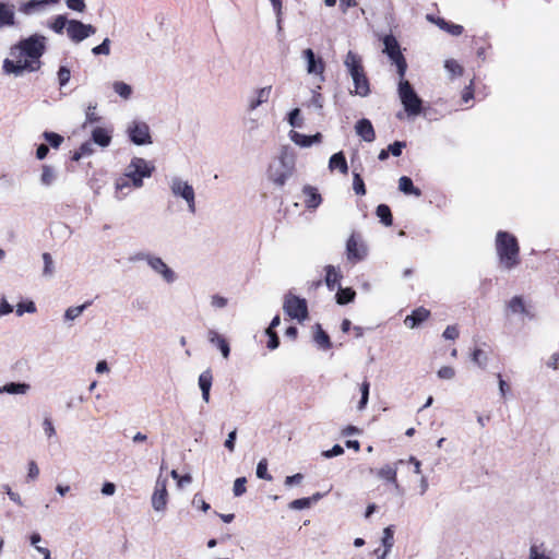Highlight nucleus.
I'll return each mask as SVG.
<instances>
[{"label": "nucleus", "mask_w": 559, "mask_h": 559, "mask_svg": "<svg viewBox=\"0 0 559 559\" xmlns=\"http://www.w3.org/2000/svg\"><path fill=\"white\" fill-rule=\"evenodd\" d=\"M47 48V38L33 34L11 46L9 58L3 60L2 70L8 75L22 76L25 72H36L41 68L40 58Z\"/></svg>", "instance_id": "f257e3e1"}, {"label": "nucleus", "mask_w": 559, "mask_h": 559, "mask_svg": "<svg viewBox=\"0 0 559 559\" xmlns=\"http://www.w3.org/2000/svg\"><path fill=\"white\" fill-rule=\"evenodd\" d=\"M296 156L294 152L284 146L277 158L269 166L267 178L277 187H283L293 176L295 170Z\"/></svg>", "instance_id": "f03ea898"}, {"label": "nucleus", "mask_w": 559, "mask_h": 559, "mask_svg": "<svg viewBox=\"0 0 559 559\" xmlns=\"http://www.w3.org/2000/svg\"><path fill=\"white\" fill-rule=\"evenodd\" d=\"M131 263L145 262L150 270L168 285L178 280V274L159 257L148 251H138L130 255Z\"/></svg>", "instance_id": "7ed1b4c3"}, {"label": "nucleus", "mask_w": 559, "mask_h": 559, "mask_svg": "<svg viewBox=\"0 0 559 559\" xmlns=\"http://www.w3.org/2000/svg\"><path fill=\"white\" fill-rule=\"evenodd\" d=\"M496 249L500 263L508 270L519 264V245L516 238L507 231H499L496 239Z\"/></svg>", "instance_id": "20e7f679"}, {"label": "nucleus", "mask_w": 559, "mask_h": 559, "mask_svg": "<svg viewBox=\"0 0 559 559\" xmlns=\"http://www.w3.org/2000/svg\"><path fill=\"white\" fill-rule=\"evenodd\" d=\"M168 186L171 195L177 199H182L187 204L188 212L190 214H195V192L192 185L179 176H173L168 180Z\"/></svg>", "instance_id": "39448f33"}, {"label": "nucleus", "mask_w": 559, "mask_h": 559, "mask_svg": "<svg viewBox=\"0 0 559 559\" xmlns=\"http://www.w3.org/2000/svg\"><path fill=\"white\" fill-rule=\"evenodd\" d=\"M397 93L408 116L415 117L421 112L423 100L407 80L400 78Z\"/></svg>", "instance_id": "423d86ee"}, {"label": "nucleus", "mask_w": 559, "mask_h": 559, "mask_svg": "<svg viewBox=\"0 0 559 559\" xmlns=\"http://www.w3.org/2000/svg\"><path fill=\"white\" fill-rule=\"evenodd\" d=\"M153 170L154 167L150 166L144 158L133 157L123 175L131 181L133 188L139 189L143 187V179L151 177Z\"/></svg>", "instance_id": "0eeeda50"}, {"label": "nucleus", "mask_w": 559, "mask_h": 559, "mask_svg": "<svg viewBox=\"0 0 559 559\" xmlns=\"http://www.w3.org/2000/svg\"><path fill=\"white\" fill-rule=\"evenodd\" d=\"M383 52L396 66L399 76L404 78L407 69V63L404 56L401 52L399 41L392 34H389L383 37Z\"/></svg>", "instance_id": "6e6552de"}, {"label": "nucleus", "mask_w": 559, "mask_h": 559, "mask_svg": "<svg viewBox=\"0 0 559 559\" xmlns=\"http://www.w3.org/2000/svg\"><path fill=\"white\" fill-rule=\"evenodd\" d=\"M284 312L292 319L302 322L308 318V306L304 298L297 297L292 293L285 295L283 304Z\"/></svg>", "instance_id": "1a4fd4ad"}, {"label": "nucleus", "mask_w": 559, "mask_h": 559, "mask_svg": "<svg viewBox=\"0 0 559 559\" xmlns=\"http://www.w3.org/2000/svg\"><path fill=\"white\" fill-rule=\"evenodd\" d=\"M368 255V246L360 236L353 234L346 242V257L352 263L362 261Z\"/></svg>", "instance_id": "9d476101"}, {"label": "nucleus", "mask_w": 559, "mask_h": 559, "mask_svg": "<svg viewBox=\"0 0 559 559\" xmlns=\"http://www.w3.org/2000/svg\"><path fill=\"white\" fill-rule=\"evenodd\" d=\"M96 28L92 24H84L79 20H70L67 27V35L73 43H81L87 37L94 35Z\"/></svg>", "instance_id": "9b49d317"}, {"label": "nucleus", "mask_w": 559, "mask_h": 559, "mask_svg": "<svg viewBox=\"0 0 559 559\" xmlns=\"http://www.w3.org/2000/svg\"><path fill=\"white\" fill-rule=\"evenodd\" d=\"M130 140L135 145H146L152 143L150 128L143 121H133L127 129Z\"/></svg>", "instance_id": "f8f14e48"}, {"label": "nucleus", "mask_w": 559, "mask_h": 559, "mask_svg": "<svg viewBox=\"0 0 559 559\" xmlns=\"http://www.w3.org/2000/svg\"><path fill=\"white\" fill-rule=\"evenodd\" d=\"M167 479L158 477L152 496V507L155 511L162 512L167 506Z\"/></svg>", "instance_id": "ddd939ff"}, {"label": "nucleus", "mask_w": 559, "mask_h": 559, "mask_svg": "<svg viewBox=\"0 0 559 559\" xmlns=\"http://www.w3.org/2000/svg\"><path fill=\"white\" fill-rule=\"evenodd\" d=\"M302 58L307 64V73L311 75H319L320 81H324L323 72L325 66L323 60L321 58H317L316 53L310 48L302 51Z\"/></svg>", "instance_id": "4468645a"}, {"label": "nucleus", "mask_w": 559, "mask_h": 559, "mask_svg": "<svg viewBox=\"0 0 559 559\" xmlns=\"http://www.w3.org/2000/svg\"><path fill=\"white\" fill-rule=\"evenodd\" d=\"M403 460H399L393 464H386L382 466L378 472L377 476L380 479H383L390 484H392L397 492L401 491V486L397 483V467L400 464H403Z\"/></svg>", "instance_id": "2eb2a0df"}, {"label": "nucleus", "mask_w": 559, "mask_h": 559, "mask_svg": "<svg viewBox=\"0 0 559 559\" xmlns=\"http://www.w3.org/2000/svg\"><path fill=\"white\" fill-rule=\"evenodd\" d=\"M272 93V85H267L254 91L253 95L248 98V110L254 111L259 106L269 102Z\"/></svg>", "instance_id": "dca6fc26"}, {"label": "nucleus", "mask_w": 559, "mask_h": 559, "mask_svg": "<svg viewBox=\"0 0 559 559\" xmlns=\"http://www.w3.org/2000/svg\"><path fill=\"white\" fill-rule=\"evenodd\" d=\"M207 341L212 344V345H215L222 356L227 359L230 355V347H229V344L228 342L225 340L224 336H222L221 334H218L215 330H209L207 331Z\"/></svg>", "instance_id": "f3484780"}, {"label": "nucleus", "mask_w": 559, "mask_h": 559, "mask_svg": "<svg viewBox=\"0 0 559 559\" xmlns=\"http://www.w3.org/2000/svg\"><path fill=\"white\" fill-rule=\"evenodd\" d=\"M355 131L366 142H373L376 139L374 129L369 119L362 118L358 120Z\"/></svg>", "instance_id": "a211bd4d"}, {"label": "nucleus", "mask_w": 559, "mask_h": 559, "mask_svg": "<svg viewBox=\"0 0 559 559\" xmlns=\"http://www.w3.org/2000/svg\"><path fill=\"white\" fill-rule=\"evenodd\" d=\"M344 64L350 76L357 75L365 71L361 58L352 50L346 53Z\"/></svg>", "instance_id": "6ab92c4d"}, {"label": "nucleus", "mask_w": 559, "mask_h": 559, "mask_svg": "<svg viewBox=\"0 0 559 559\" xmlns=\"http://www.w3.org/2000/svg\"><path fill=\"white\" fill-rule=\"evenodd\" d=\"M350 78L353 80L355 87L354 91H352L350 93H354L355 95H358L360 97L368 96L370 93V85L365 71Z\"/></svg>", "instance_id": "aec40b11"}, {"label": "nucleus", "mask_w": 559, "mask_h": 559, "mask_svg": "<svg viewBox=\"0 0 559 559\" xmlns=\"http://www.w3.org/2000/svg\"><path fill=\"white\" fill-rule=\"evenodd\" d=\"M59 0H29L20 7V11L26 15L44 10L47 5L57 3Z\"/></svg>", "instance_id": "412c9836"}, {"label": "nucleus", "mask_w": 559, "mask_h": 559, "mask_svg": "<svg viewBox=\"0 0 559 559\" xmlns=\"http://www.w3.org/2000/svg\"><path fill=\"white\" fill-rule=\"evenodd\" d=\"M429 314V310L425 309L424 307H419L405 318L404 323L407 328L414 329L426 319H428Z\"/></svg>", "instance_id": "4be33fe9"}, {"label": "nucleus", "mask_w": 559, "mask_h": 559, "mask_svg": "<svg viewBox=\"0 0 559 559\" xmlns=\"http://www.w3.org/2000/svg\"><path fill=\"white\" fill-rule=\"evenodd\" d=\"M15 24L14 7L0 1V28Z\"/></svg>", "instance_id": "5701e85b"}, {"label": "nucleus", "mask_w": 559, "mask_h": 559, "mask_svg": "<svg viewBox=\"0 0 559 559\" xmlns=\"http://www.w3.org/2000/svg\"><path fill=\"white\" fill-rule=\"evenodd\" d=\"M302 192L306 197L305 204L308 209L314 210L321 204L322 198L317 188L312 186H305Z\"/></svg>", "instance_id": "b1692460"}, {"label": "nucleus", "mask_w": 559, "mask_h": 559, "mask_svg": "<svg viewBox=\"0 0 559 559\" xmlns=\"http://www.w3.org/2000/svg\"><path fill=\"white\" fill-rule=\"evenodd\" d=\"M213 376L210 369L204 370L199 376V386L202 392V399L205 403L210 402V391L212 388Z\"/></svg>", "instance_id": "393cba45"}, {"label": "nucleus", "mask_w": 559, "mask_h": 559, "mask_svg": "<svg viewBox=\"0 0 559 559\" xmlns=\"http://www.w3.org/2000/svg\"><path fill=\"white\" fill-rule=\"evenodd\" d=\"M92 141L102 147H107L111 142V132L105 128L97 127L92 131Z\"/></svg>", "instance_id": "a878e982"}, {"label": "nucleus", "mask_w": 559, "mask_h": 559, "mask_svg": "<svg viewBox=\"0 0 559 559\" xmlns=\"http://www.w3.org/2000/svg\"><path fill=\"white\" fill-rule=\"evenodd\" d=\"M329 168L331 170L337 169L343 175L348 173V165L343 152H337L330 157Z\"/></svg>", "instance_id": "bb28decb"}, {"label": "nucleus", "mask_w": 559, "mask_h": 559, "mask_svg": "<svg viewBox=\"0 0 559 559\" xmlns=\"http://www.w3.org/2000/svg\"><path fill=\"white\" fill-rule=\"evenodd\" d=\"M31 389L28 383L10 382L0 386V394H26Z\"/></svg>", "instance_id": "cd10ccee"}, {"label": "nucleus", "mask_w": 559, "mask_h": 559, "mask_svg": "<svg viewBox=\"0 0 559 559\" xmlns=\"http://www.w3.org/2000/svg\"><path fill=\"white\" fill-rule=\"evenodd\" d=\"M40 183L44 187H50L57 180V171L51 165H43L40 174Z\"/></svg>", "instance_id": "c85d7f7f"}, {"label": "nucleus", "mask_w": 559, "mask_h": 559, "mask_svg": "<svg viewBox=\"0 0 559 559\" xmlns=\"http://www.w3.org/2000/svg\"><path fill=\"white\" fill-rule=\"evenodd\" d=\"M325 284L330 290H334L335 287L340 286V278L342 277L338 270H336L333 265H328L325 267Z\"/></svg>", "instance_id": "c756f323"}, {"label": "nucleus", "mask_w": 559, "mask_h": 559, "mask_svg": "<svg viewBox=\"0 0 559 559\" xmlns=\"http://www.w3.org/2000/svg\"><path fill=\"white\" fill-rule=\"evenodd\" d=\"M508 307V310L511 312V313H514V314H523V316H530L526 307H525V304H524V300L522 297L520 296H514L507 305Z\"/></svg>", "instance_id": "7c9ffc66"}, {"label": "nucleus", "mask_w": 559, "mask_h": 559, "mask_svg": "<svg viewBox=\"0 0 559 559\" xmlns=\"http://www.w3.org/2000/svg\"><path fill=\"white\" fill-rule=\"evenodd\" d=\"M399 189L405 194H414L416 197L421 195V191L416 188L413 183V180L406 176H402L399 179Z\"/></svg>", "instance_id": "2f4dec72"}, {"label": "nucleus", "mask_w": 559, "mask_h": 559, "mask_svg": "<svg viewBox=\"0 0 559 559\" xmlns=\"http://www.w3.org/2000/svg\"><path fill=\"white\" fill-rule=\"evenodd\" d=\"M381 544L383 546V551L391 552L394 546V528L392 525L383 528Z\"/></svg>", "instance_id": "473e14b6"}, {"label": "nucleus", "mask_w": 559, "mask_h": 559, "mask_svg": "<svg viewBox=\"0 0 559 559\" xmlns=\"http://www.w3.org/2000/svg\"><path fill=\"white\" fill-rule=\"evenodd\" d=\"M112 90L116 94H118L122 99L128 100L132 95V87L131 85L122 82V81H115L112 83Z\"/></svg>", "instance_id": "72a5a7b5"}, {"label": "nucleus", "mask_w": 559, "mask_h": 559, "mask_svg": "<svg viewBox=\"0 0 559 559\" xmlns=\"http://www.w3.org/2000/svg\"><path fill=\"white\" fill-rule=\"evenodd\" d=\"M317 332L314 334V342L318 344L319 347L323 349H329L332 344L330 341V336L322 330L320 324H316Z\"/></svg>", "instance_id": "f704fd0d"}, {"label": "nucleus", "mask_w": 559, "mask_h": 559, "mask_svg": "<svg viewBox=\"0 0 559 559\" xmlns=\"http://www.w3.org/2000/svg\"><path fill=\"white\" fill-rule=\"evenodd\" d=\"M115 187L117 191L116 198L121 200L128 194V191L124 190H129L132 187V183L127 177H124V175H122L116 180Z\"/></svg>", "instance_id": "c9c22d12"}, {"label": "nucleus", "mask_w": 559, "mask_h": 559, "mask_svg": "<svg viewBox=\"0 0 559 559\" xmlns=\"http://www.w3.org/2000/svg\"><path fill=\"white\" fill-rule=\"evenodd\" d=\"M356 296V293L354 289L347 287V288H342L341 286H338V290L336 293V302L338 305H346L350 301L354 300Z\"/></svg>", "instance_id": "e433bc0d"}, {"label": "nucleus", "mask_w": 559, "mask_h": 559, "mask_svg": "<svg viewBox=\"0 0 559 559\" xmlns=\"http://www.w3.org/2000/svg\"><path fill=\"white\" fill-rule=\"evenodd\" d=\"M376 214L380 222L385 226H391L393 223L392 213L388 205L380 204L377 206Z\"/></svg>", "instance_id": "4c0bfd02"}, {"label": "nucleus", "mask_w": 559, "mask_h": 559, "mask_svg": "<svg viewBox=\"0 0 559 559\" xmlns=\"http://www.w3.org/2000/svg\"><path fill=\"white\" fill-rule=\"evenodd\" d=\"M91 305L90 301H86L84 302L83 305L81 306H76V307H69L66 311H64V320L66 321H74L76 318H79L83 311Z\"/></svg>", "instance_id": "58836bf2"}, {"label": "nucleus", "mask_w": 559, "mask_h": 559, "mask_svg": "<svg viewBox=\"0 0 559 559\" xmlns=\"http://www.w3.org/2000/svg\"><path fill=\"white\" fill-rule=\"evenodd\" d=\"M44 261L43 276L51 278L55 275V262L50 253L45 252L41 255Z\"/></svg>", "instance_id": "ea45409f"}, {"label": "nucleus", "mask_w": 559, "mask_h": 559, "mask_svg": "<svg viewBox=\"0 0 559 559\" xmlns=\"http://www.w3.org/2000/svg\"><path fill=\"white\" fill-rule=\"evenodd\" d=\"M437 25L447 31L448 33H450L451 35H454V36H459L462 34L463 32V26L459 25V24H452V23H449L447 22L445 20L443 19H438L436 21Z\"/></svg>", "instance_id": "a19ab883"}, {"label": "nucleus", "mask_w": 559, "mask_h": 559, "mask_svg": "<svg viewBox=\"0 0 559 559\" xmlns=\"http://www.w3.org/2000/svg\"><path fill=\"white\" fill-rule=\"evenodd\" d=\"M289 139L296 144L301 147H309L311 146L310 135H306L302 133H299L297 131L292 130L289 132Z\"/></svg>", "instance_id": "79ce46f5"}, {"label": "nucleus", "mask_w": 559, "mask_h": 559, "mask_svg": "<svg viewBox=\"0 0 559 559\" xmlns=\"http://www.w3.org/2000/svg\"><path fill=\"white\" fill-rule=\"evenodd\" d=\"M43 138L52 148H59L64 141L62 135L51 131H45Z\"/></svg>", "instance_id": "37998d69"}, {"label": "nucleus", "mask_w": 559, "mask_h": 559, "mask_svg": "<svg viewBox=\"0 0 559 559\" xmlns=\"http://www.w3.org/2000/svg\"><path fill=\"white\" fill-rule=\"evenodd\" d=\"M69 22L70 20L64 15H57L51 22L50 28L57 34H62L63 29L69 27Z\"/></svg>", "instance_id": "c03bdc74"}, {"label": "nucleus", "mask_w": 559, "mask_h": 559, "mask_svg": "<svg viewBox=\"0 0 559 559\" xmlns=\"http://www.w3.org/2000/svg\"><path fill=\"white\" fill-rule=\"evenodd\" d=\"M528 559H551L546 551L544 550L542 545H532L530 547Z\"/></svg>", "instance_id": "a18cd8bd"}, {"label": "nucleus", "mask_w": 559, "mask_h": 559, "mask_svg": "<svg viewBox=\"0 0 559 559\" xmlns=\"http://www.w3.org/2000/svg\"><path fill=\"white\" fill-rule=\"evenodd\" d=\"M369 388H370V384L368 381H364L360 385L361 397H360V401L357 406L359 411L365 409L368 404Z\"/></svg>", "instance_id": "49530a36"}, {"label": "nucleus", "mask_w": 559, "mask_h": 559, "mask_svg": "<svg viewBox=\"0 0 559 559\" xmlns=\"http://www.w3.org/2000/svg\"><path fill=\"white\" fill-rule=\"evenodd\" d=\"M472 360L480 368H486L488 357L486 353L479 348H476L472 354Z\"/></svg>", "instance_id": "de8ad7c7"}, {"label": "nucleus", "mask_w": 559, "mask_h": 559, "mask_svg": "<svg viewBox=\"0 0 559 559\" xmlns=\"http://www.w3.org/2000/svg\"><path fill=\"white\" fill-rule=\"evenodd\" d=\"M257 477L260 479L272 480L271 474L267 472V461L262 459L257 465Z\"/></svg>", "instance_id": "09e8293b"}, {"label": "nucleus", "mask_w": 559, "mask_h": 559, "mask_svg": "<svg viewBox=\"0 0 559 559\" xmlns=\"http://www.w3.org/2000/svg\"><path fill=\"white\" fill-rule=\"evenodd\" d=\"M353 189L356 194L365 195L366 194V188L362 178L358 173L353 174Z\"/></svg>", "instance_id": "8fccbe9b"}, {"label": "nucleus", "mask_w": 559, "mask_h": 559, "mask_svg": "<svg viewBox=\"0 0 559 559\" xmlns=\"http://www.w3.org/2000/svg\"><path fill=\"white\" fill-rule=\"evenodd\" d=\"M92 52L96 56H98V55L108 56L110 53V39L105 38L102 41V44H99L98 46H96L92 49Z\"/></svg>", "instance_id": "3c124183"}, {"label": "nucleus", "mask_w": 559, "mask_h": 559, "mask_svg": "<svg viewBox=\"0 0 559 559\" xmlns=\"http://www.w3.org/2000/svg\"><path fill=\"white\" fill-rule=\"evenodd\" d=\"M71 78V71L69 68L61 66L58 70L59 85L62 87L68 84Z\"/></svg>", "instance_id": "603ef678"}, {"label": "nucleus", "mask_w": 559, "mask_h": 559, "mask_svg": "<svg viewBox=\"0 0 559 559\" xmlns=\"http://www.w3.org/2000/svg\"><path fill=\"white\" fill-rule=\"evenodd\" d=\"M36 311L35 304L33 301H28L26 304L20 302L16 306V314L19 317L23 316L25 312L34 313Z\"/></svg>", "instance_id": "864d4df0"}, {"label": "nucleus", "mask_w": 559, "mask_h": 559, "mask_svg": "<svg viewBox=\"0 0 559 559\" xmlns=\"http://www.w3.org/2000/svg\"><path fill=\"white\" fill-rule=\"evenodd\" d=\"M444 68L452 75H462L463 73V68L455 60L452 59L445 61Z\"/></svg>", "instance_id": "5fc2aeb1"}, {"label": "nucleus", "mask_w": 559, "mask_h": 559, "mask_svg": "<svg viewBox=\"0 0 559 559\" xmlns=\"http://www.w3.org/2000/svg\"><path fill=\"white\" fill-rule=\"evenodd\" d=\"M246 483L247 479L245 477H239L235 480L233 492L236 497H240L246 492Z\"/></svg>", "instance_id": "6e6d98bb"}, {"label": "nucleus", "mask_w": 559, "mask_h": 559, "mask_svg": "<svg viewBox=\"0 0 559 559\" xmlns=\"http://www.w3.org/2000/svg\"><path fill=\"white\" fill-rule=\"evenodd\" d=\"M99 120V117L97 116L96 114V105H92L90 104L86 108V111H85V122H90V123H93V122H96Z\"/></svg>", "instance_id": "4d7b16f0"}, {"label": "nucleus", "mask_w": 559, "mask_h": 559, "mask_svg": "<svg viewBox=\"0 0 559 559\" xmlns=\"http://www.w3.org/2000/svg\"><path fill=\"white\" fill-rule=\"evenodd\" d=\"M454 376H455V370H454V368H452L450 366H443L438 370V377L440 379L451 380L454 378Z\"/></svg>", "instance_id": "13d9d810"}, {"label": "nucleus", "mask_w": 559, "mask_h": 559, "mask_svg": "<svg viewBox=\"0 0 559 559\" xmlns=\"http://www.w3.org/2000/svg\"><path fill=\"white\" fill-rule=\"evenodd\" d=\"M404 147H406V142L395 141L392 144H390L388 148L393 156L397 157L402 154Z\"/></svg>", "instance_id": "bf43d9fd"}, {"label": "nucleus", "mask_w": 559, "mask_h": 559, "mask_svg": "<svg viewBox=\"0 0 559 559\" xmlns=\"http://www.w3.org/2000/svg\"><path fill=\"white\" fill-rule=\"evenodd\" d=\"M288 507L293 510H304L310 508L309 500H307V498L293 500Z\"/></svg>", "instance_id": "052dcab7"}, {"label": "nucleus", "mask_w": 559, "mask_h": 559, "mask_svg": "<svg viewBox=\"0 0 559 559\" xmlns=\"http://www.w3.org/2000/svg\"><path fill=\"white\" fill-rule=\"evenodd\" d=\"M227 304H228L227 298H225L221 295H213L211 297V306L214 308L222 309V308H225L227 306Z\"/></svg>", "instance_id": "680f3d73"}, {"label": "nucleus", "mask_w": 559, "mask_h": 559, "mask_svg": "<svg viewBox=\"0 0 559 559\" xmlns=\"http://www.w3.org/2000/svg\"><path fill=\"white\" fill-rule=\"evenodd\" d=\"M299 114H300V110H299L298 108L293 109V110L288 114V123H289L293 128L301 127V121L299 120Z\"/></svg>", "instance_id": "e2e57ef3"}, {"label": "nucleus", "mask_w": 559, "mask_h": 559, "mask_svg": "<svg viewBox=\"0 0 559 559\" xmlns=\"http://www.w3.org/2000/svg\"><path fill=\"white\" fill-rule=\"evenodd\" d=\"M265 333L269 336L267 347L272 350L276 349L280 345V338L276 332H271V330H266Z\"/></svg>", "instance_id": "0e129e2a"}, {"label": "nucleus", "mask_w": 559, "mask_h": 559, "mask_svg": "<svg viewBox=\"0 0 559 559\" xmlns=\"http://www.w3.org/2000/svg\"><path fill=\"white\" fill-rule=\"evenodd\" d=\"M67 5L76 12H83L86 8L84 0H67Z\"/></svg>", "instance_id": "69168bd1"}, {"label": "nucleus", "mask_w": 559, "mask_h": 559, "mask_svg": "<svg viewBox=\"0 0 559 559\" xmlns=\"http://www.w3.org/2000/svg\"><path fill=\"white\" fill-rule=\"evenodd\" d=\"M343 453H344L343 447H341L340 444H335V445H333L332 449L324 451L322 453V455L326 459H331L334 456L342 455Z\"/></svg>", "instance_id": "338daca9"}, {"label": "nucleus", "mask_w": 559, "mask_h": 559, "mask_svg": "<svg viewBox=\"0 0 559 559\" xmlns=\"http://www.w3.org/2000/svg\"><path fill=\"white\" fill-rule=\"evenodd\" d=\"M192 504L200 508L203 512H206L210 509V504L204 501L199 493L194 495Z\"/></svg>", "instance_id": "774afa93"}]
</instances>
